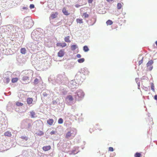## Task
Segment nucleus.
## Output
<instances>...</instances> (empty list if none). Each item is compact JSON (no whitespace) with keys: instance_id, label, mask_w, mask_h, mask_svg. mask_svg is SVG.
<instances>
[{"instance_id":"412c9836","label":"nucleus","mask_w":157,"mask_h":157,"mask_svg":"<svg viewBox=\"0 0 157 157\" xmlns=\"http://www.w3.org/2000/svg\"><path fill=\"white\" fill-rule=\"evenodd\" d=\"M31 116L32 118H34L35 117V113L33 111H32L30 112Z\"/></svg>"},{"instance_id":"423d86ee","label":"nucleus","mask_w":157,"mask_h":157,"mask_svg":"<svg viewBox=\"0 0 157 157\" xmlns=\"http://www.w3.org/2000/svg\"><path fill=\"white\" fill-rule=\"evenodd\" d=\"M65 52L63 50H60L58 53L57 55L59 57H62L64 55Z\"/></svg>"},{"instance_id":"1a4fd4ad","label":"nucleus","mask_w":157,"mask_h":157,"mask_svg":"<svg viewBox=\"0 0 157 157\" xmlns=\"http://www.w3.org/2000/svg\"><path fill=\"white\" fill-rule=\"evenodd\" d=\"M62 11L63 13L65 15H68L70 14V13L68 12V11L65 8L63 9Z\"/></svg>"},{"instance_id":"9b49d317","label":"nucleus","mask_w":157,"mask_h":157,"mask_svg":"<svg viewBox=\"0 0 157 157\" xmlns=\"http://www.w3.org/2000/svg\"><path fill=\"white\" fill-rule=\"evenodd\" d=\"M54 122V120L52 119H49L47 121V123L49 125H52Z\"/></svg>"},{"instance_id":"49530a36","label":"nucleus","mask_w":157,"mask_h":157,"mask_svg":"<svg viewBox=\"0 0 157 157\" xmlns=\"http://www.w3.org/2000/svg\"><path fill=\"white\" fill-rule=\"evenodd\" d=\"M155 44H156V45L157 46V41H156L155 42Z\"/></svg>"},{"instance_id":"5701e85b","label":"nucleus","mask_w":157,"mask_h":157,"mask_svg":"<svg viewBox=\"0 0 157 157\" xmlns=\"http://www.w3.org/2000/svg\"><path fill=\"white\" fill-rule=\"evenodd\" d=\"M84 60H85V59H84V58H82L78 59V63H82L84 61Z\"/></svg>"},{"instance_id":"de8ad7c7","label":"nucleus","mask_w":157,"mask_h":157,"mask_svg":"<svg viewBox=\"0 0 157 157\" xmlns=\"http://www.w3.org/2000/svg\"><path fill=\"white\" fill-rule=\"evenodd\" d=\"M156 144H157V142H156Z\"/></svg>"},{"instance_id":"58836bf2","label":"nucleus","mask_w":157,"mask_h":157,"mask_svg":"<svg viewBox=\"0 0 157 157\" xmlns=\"http://www.w3.org/2000/svg\"><path fill=\"white\" fill-rule=\"evenodd\" d=\"M93 0H88V2L89 3H92Z\"/></svg>"},{"instance_id":"c03bdc74","label":"nucleus","mask_w":157,"mask_h":157,"mask_svg":"<svg viewBox=\"0 0 157 157\" xmlns=\"http://www.w3.org/2000/svg\"><path fill=\"white\" fill-rule=\"evenodd\" d=\"M29 128H30L31 126V124L29 123L28 124Z\"/></svg>"},{"instance_id":"b1692460","label":"nucleus","mask_w":157,"mask_h":157,"mask_svg":"<svg viewBox=\"0 0 157 157\" xmlns=\"http://www.w3.org/2000/svg\"><path fill=\"white\" fill-rule=\"evenodd\" d=\"M141 154L140 153L137 152L134 155L135 157H140L141 156Z\"/></svg>"},{"instance_id":"c85d7f7f","label":"nucleus","mask_w":157,"mask_h":157,"mask_svg":"<svg viewBox=\"0 0 157 157\" xmlns=\"http://www.w3.org/2000/svg\"><path fill=\"white\" fill-rule=\"evenodd\" d=\"M109 151H113V147H110L109 148Z\"/></svg>"},{"instance_id":"20e7f679","label":"nucleus","mask_w":157,"mask_h":157,"mask_svg":"<svg viewBox=\"0 0 157 157\" xmlns=\"http://www.w3.org/2000/svg\"><path fill=\"white\" fill-rule=\"evenodd\" d=\"M77 96H78V98L76 96V98H82L84 96V93L82 90H79L77 91L76 92Z\"/></svg>"},{"instance_id":"f257e3e1","label":"nucleus","mask_w":157,"mask_h":157,"mask_svg":"<svg viewBox=\"0 0 157 157\" xmlns=\"http://www.w3.org/2000/svg\"><path fill=\"white\" fill-rule=\"evenodd\" d=\"M76 134V132L75 130H71L67 132L66 134V138H69L71 136L74 137Z\"/></svg>"},{"instance_id":"473e14b6","label":"nucleus","mask_w":157,"mask_h":157,"mask_svg":"<svg viewBox=\"0 0 157 157\" xmlns=\"http://www.w3.org/2000/svg\"><path fill=\"white\" fill-rule=\"evenodd\" d=\"M34 5L31 4L30 5V9H32L34 8Z\"/></svg>"},{"instance_id":"ea45409f","label":"nucleus","mask_w":157,"mask_h":157,"mask_svg":"<svg viewBox=\"0 0 157 157\" xmlns=\"http://www.w3.org/2000/svg\"><path fill=\"white\" fill-rule=\"evenodd\" d=\"M154 99L155 100H157V95H155L154 96Z\"/></svg>"},{"instance_id":"c756f323","label":"nucleus","mask_w":157,"mask_h":157,"mask_svg":"<svg viewBox=\"0 0 157 157\" xmlns=\"http://www.w3.org/2000/svg\"><path fill=\"white\" fill-rule=\"evenodd\" d=\"M151 89L153 91H155L154 86L153 84H152L151 85Z\"/></svg>"},{"instance_id":"79ce46f5","label":"nucleus","mask_w":157,"mask_h":157,"mask_svg":"<svg viewBox=\"0 0 157 157\" xmlns=\"http://www.w3.org/2000/svg\"><path fill=\"white\" fill-rule=\"evenodd\" d=\"M80 6L78 5V4H76V5H75V6L77 8L78 7Z\"/></svg>"},{"instance_id":"a18cd8bd","label":"nucleus","mask_w":157,"mask_h":157,"mask_svg":"<svg viewBox=\"0 0 157 157\" xmlns=\"http://www.w3.org/2000/svg\"><path fill=\"white\" fill-rule=\"evenodd\" d=\"M107 2H109L110 1H112L113 0H106Z\"/></svg>"},{"instance_id":"a211bd4d","label":"nucleus","mask_w":157,"mask_h":157,"mask_svg":"<svg viewBox=\"0 0 157 157\" xmlns=\"http://www.w3.org/2000/svg\"><path fill=\"white\" fill-rule=\"evenodd\" d=\"M18 78H13L12 79L11 81L13 83H15L17 81Z\"/></svg>"},{"instance_id":"aec40b11","label":"nucleus","mask_w":157,"mask_h":157,"mask_svg":"<svg viewBox=\"0 0 157 157\" xmlns=\"http://www.w3.org/2000/svg\"><path fill=\"white\" fill-rule=\"evenodd\" d=\"M16 105L17 106H22L23 105V103L19 101H17L16 102Z\"/></svg>"},{"instance_id":"a878e982","label":"nucleus","mask_w":157,"mask_h":157,"mask_svg":"<svg viewBox=\"0 0 157 157\" xmlns=\"http://www.w3.org/2000/svg\"><path fill=\"white\" fill-rule=\"evenodd\" d=\"M83 16H84L85 18H88L89 17V15L86 13H84L83 14Z\"/></svg>"},{"instance_id":"f8f14e48","label":"nucleus","mask_w":157,"mask_h":157,"mask_svg":"<svg viewBox=\"0 0 157 157\" xmlns=\"http://www.w3.org/2000/svg\"><path fill=\"white\" fill-rule=\"evenodd\" d=\"M4 134L5 136L10 137L12 136L11 132L10 131H7Z\"/></svg>"},{"instance_id":"2eb2a0df","label":"nucleus","mask_w":157,"mask_h":157,"mask_svg":"<svg viewBox=\"0 0 157 157\" xmlns=\"http://www.w3.org/2000/svg\"><path fill=\"white\" fill-rule=\"evenodd\" d=\"M67 98L69 101H72L73 100L72 96L71 95H68L67 96Z\"/></svg>"},{"instance_id":"4468645a","label":"nucleus","mask_w":157,"mask_h":157,"mask_svg":"<svg viewBox=\"0 0 157 157\" xmlns=\"http://www.w3.org/2000/svg\"><path fill=\"white\" fill-rule=\"evenodd\" d=\"M107 25H111L113 23V22L111 20H109L106 22Z\"/></svg>"},{"instance_id":"9d476101","label":"nucleus","mask_w":157,"mask_h":157,"mask_svg":"<svg viewBox=\"0 0 157 157\" xmlns=\"http://www.w3.org/2000/svg\"><path fill=\"white\" fill-rule=\"evenodd\" d=\"M33 99L32 98H29L27 99V104L29 105L33 103Z\"/></svg>"},{"instance_id":"0eeeda50","label":"nucleus","mask_w":157,"mask_h":157,"mask_svg":"<svg viewBox=\"0 0 157 157\" xmlns=\"http://www.w3.org/2000/svg\"><path fill=\"white\" fill-rule=\"evenodd\" d=\"M58 13L57 12H56L55 13H52L50 17V18L53 19L57 17Z\"/></svg>"},{"instance_id":"e433bc0d","label":"nucleus","mask_w":157,"mask_h":157,"mask_svg":"<svg viewBox=\"0 0 157 157\" xmlns=\"http://www.w3.org/2000/svg\"><path fill=\"white\" fill-rule=\"evenodd\" d=\"M43 95L44 96V97H46V96H47V93L45 92H44V93L43 94Z\"/></svg>"},{"instance_id":"dca6fc26","label":"nucleus","mask_w":157,"mask_h":157,"mask_svg":"<svg viewBox=\"0 0 157 157\" xmlns=\"http://www.w3.org/2000/svg\"><path fill=\"white\" fill-rule=\"evenodd\" d=\"M69 36H67L64 38V40L67 42H70L71 41L69 40Z\"/></svg>"},{"instance_id":"72a5a7b5","label":"nucleus","mask_w":157,"mask_h":157,"mask_svg":"<svg viewBox=\"0 0 157 157\" xmlns=\"http://www.w3.org/2000/svg\"><path fill=\"white\" fill-rule=\"evenodd\" d=\"M55 133H56V131H51L50 132V134L51 135H53V134H55Z\"/></svg>"},{"instance_id":"bb28decb","label":"nucleus","mask_w":157,"mask_h":157,"mask_svg":"<svg viewBox=\"0 0 157 157\" xmlns=\"http://www.w3.org/2000/svg\"><path fill=\"white\" fill-rule=\"evenodd\" d=\"M63 122V120L62 118H59L58 121V123L59 124H62Z\"/></svg>"},{"instance_id":"7c9ffc66","label":"nucleus","mask_w":157,"mask_h":157,"mask_svg":"<svg viewBox=\"0 0 157 157\" xmlns=\"http://www.w3.org/2000/svg\"><path fill=\"white\" fill-rule=\"evenodd\" d=\"M143 61V58L141 60H140L139 61L138 64H139V65H140L142 63Z\"/></svg>"},{"instance_id":"f03ea898","label":"nucleus","mask_w":157,"mask_h":157,"mask_svg":"<svg viewBox=\"0 0 157 157\" xmlns=\"http://www.w3.org/2000/svg\"><path fill=\"white\" fill-rule=\"evenodd\" d=\"M31 71H29L26 74V75H28L27 76H24L22 78V80L23 81V83L24 84H26L27 83L29 82V74H30L31 73Z\"/></svg>"},{"instance_id":"4be33fe9","label":"nucleus","mask_w":157,"mask_h":157,"mask_svg":"<svg viewBox=\"0 0 157 157\" xmlns=\"http://www.w3.org/2000/svg\"><path fill=\"white\" fill-rule=\"evenodd\" d=\"M77 48V46L75 45H72L71 47V49L72 50H75Z\"/></svg>"},{"instance_id":"37998d69","label":"nucleus","mask_w":157,"mask_h":157,"mask_svg":"<svg viewBox=\"0 0 157 157\" xmlns=\"http://www.w3.org/2000/svg\"><path fill=\"white\" fill-rule=\"evenodd\" d=\"M98 127V125L94 127L95 128H97L98 129H99L98 127Z\"/></svg>"},{"instance_id":"6ab92c4d","label":"nucleus","mask_w":157,"mask_h":157,"mask_svg":"<svg viewBox=\"0 0 157 157\" xmlns=\"http://www.w3.org/2000/svg\"><path fill=\"white\" fill-rule=\"evenodd\" d=\"M83 50L85 52H87L89 50V49L87 46H85L83 47Z\"/></svg>"},{"instance_id":"393cba45","label":"nucleus","mask_w":157,"mask_h":157,"mask_svg":"<svg viewBox=\"0 0 157 157\" xmlns=\"http://www.w3.org/2000/svg\"><path fill=\"white\" fill-rule=\"evenodd\" d=\"M122 5L121 3H119L117 4V8L118 9H120L121 8Z\"/></svg>"},{"instance_id":"c9c22d12","label":"nucleus","mask_w":157,"mask_h":157,"mask_svg":"<svg viewBox=\"0 0 157 157\" xmlns=\"http://www.w3.org/2000/svg\"><path fill=\"white\" fill-rule=\"evenodd\" d=\"M6 80L7 83H8L10 81V79L9 78H6Z\"/></svg>"},{"instance_id":"ddd939ff","label":"nucleus","mask_w":157,"mask_h":157,"mask_svg":"<svg viewBox=\"0 0 157 157\" xmlns=\"http://www.w3.org/2000/svg\"><path fill=\"white\" fill-rule=\"evenodd\" d=\"M26 52V50L25 48H22L21 49V52L22 54H25Z\"/></svg>"},{"instance_id":"7ed1b4c3","label":"nucleus","mask_w":157,"mask_h":157,"mask_svg":"<svg viewBox=\"0 0 157 157\" xmlns=\"http://www.w3.org/2000/svg\"><path fill=\"white\" fill-rule=\"evenodd\" d=\"M153 63V61L152 60H149L147 64V67L149 71L152 70L153 67L151 66L152 64Z\"/></svg>"},{"instance_id":"cd10ccee","label":"nucleus","mask_w":157,"mask_h":157,"mask_svg":"<svg viewBox=\"0 0 157 157\" xmlns=\"http://www.w3.org/2000/svg\"><path fill=\"white\" fill-rule=\"evenodd\" d=\"M21 138L25 140L26 141H27L28 139V137L26 136H22Z\"/></svg>"},{"instance_id":"39448f33","label":"nucleus","mask_w":157,"mask_h":157,"mask_svg":"<svg viewBox=\"0 0 157 157\" xmlns=\"http://www.w3.org/2000/svg\"><path fill=\"white\" fill-rule=\"evenodd\" d=\"M56 45L57 47L63 48L67 46V44L65 43H57Z\"/></svg>"},{"instance_id":"a19ab883","label":"nucleus","mask_w":157,"mask_h":157,"mask_svg":"<svg viewBox=\"0 0 157 157\" xmlns=\"http://www.w3.org/2000/svg\"><path fill=\"white\" fill-rule=\"evenodd\" d=\"M89 130L91 133H92V132L93 131L92 128H90Z\"/></svg>"},{"instance_id":"2f4dec72","label":"nucleus","mask_w":157,"mask_h":157,"mask_svg":"<svg viewBox=\"0 0 157 157\" xmlns=\"http://www.w3.org/2000/svg\"><path fill=\"white\" fill-rule=\"evenodd\" d=\"M43 134H44V133L42 131H40V133L38 134V135L39 136H42V135H43Z\"/></svg>"},{"instance_id":"f704fd0d","label":"nucleus","mask_w":157,"mask_h":157,"mask_svg":"<svg viewBox=\"0 0 157 157\" xmlns=\"http://www.w3.org/2000/svg\"><path fill=\"white\" fill-rule=\"evenodd\" d=\"M38 79L37 78H36L34 81V83H36L38 82Z\"/></svg>"},{"instance_id":"4c0bfd02","label":"nucleus","mask_w":157,"mask_h":157,"mask_svg":"<svg viewBox=\"0 0 157 157\" xmlns=\"http://www.w3.org/2000/svg\"><path fill=\"white\" fill-rule=\"evenodd\" d=\"M77 57L78 58H80L81 57V56L80 54H78L76 55Z\"/></svg>"},{"instance_id":"f3484780","label":"nucleus","mask_w":157,"mask_h":157,"mask_svg":"<svg viewBox=\"0 0 157 157\" xmlns=\"http://www.w3.org/2000/svg\"><path fill=\"white\" fill-rule=\"evenodd\" d=\"M76 21L77 23H78L79 24H81L83 23L82 19H77Z\"/></svg>"},{"instance_id":"6e6552de","label":"nucleus","mask_w":157,"mask_h":157,"mask_svg":"<svg viewBox=\"0 0 157 157\" xmlns=\"http://www.w3.org/2000/svg\"><path fill=\"white\" fill-rule=\"evenodd\" d=\"M42 149L43 150L47 151L50 150L51 149V147L50 145L45 146L43 147Z\"/></svg>"}]
</instances>
